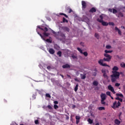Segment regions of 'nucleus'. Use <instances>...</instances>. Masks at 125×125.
<instances>
[{
  "mask_svg": "<svg viewBox=\"0 0 125 125\" xmlns=\"http://www.w3.org/2000/svg\"><path fill=\"white\" fill-rule=\"evenodd\" d=\"M108 11H109L110 12H112V9H109Z\"/></svg>",
  "mask_w": 125,
  "mask_h": 125,
  "instance_id": "60",
  "label": "nucleus"
},
{
  "mask_svg": "<svg viewBox=\"0 0 125 125\" xmlns=\"http://www.w3.org/2000/svg\"><path fill=\"white\" fill-rule=\"evenodd\" d=\"M78 88H79V84H77L76 85V86L74 88V91L77 92V91H78Z\"/></svg>",
  "mask_w": 125,
  "mask_h": 125,
  "instance_id": "23",
  "label": "nucleus"
},
{
  "mask_svg": "<svg viewBox=\"0 0 125 125\" xmlns=\"http://www.w3.org/2000/svg\"><path fill=\"white\" fill-rule=\"evenodd\" d=\"M75 119L76 120V123L77 125L80 123V120H81V116H76L75 117Z\"/></svg>",
  "mask_w": 125,
  "mask_h": 125,
  "instance_id": "9",
  "label": "nucleus"
},
{
  "mask_svg": "<svg viewBox=\"0 0 125 125\" xmlns=\"http://www.w3.org/2000/svg\"><path fill=\"white\" fill-rule=\"evenodd\" d=\"M114 123L115 125H119L121 124V121L119 119H115Z\"/></svg>",
  "mask_w": 125,
  "mask_h": 125,
  "instance_id": "17",
  "label": "nucleus"
},
{
  "mask_svg": "<svg viewBox=\"0 0 125 125\" xmlns=\"http://www.w3.org/2000/svg\"><path fill=\"white\" fill-rule=\"evenodd\" d=\"M81 76V78L82 80H84V79H85V78H86V76H85V75H83L82 74H80Z\"/></svg>",
  "mask_w": 125,
  "mask_h": 125,
  "instance_id": "24",
  "label": "nucleus"
},
{
  "mask_svg": "<svg viewBox=\"0 0 125 125\" xmlns=\"http://www.w3.org/2000/svg\"><path fill=\"white\" fill-rule=\"evenodd\" d=\"M100 23H102L103 26H108L109 23L106 21H100Z\"/></svg>",
  "mask_w": 125,
  "mask_h": 125,
  "instance_id": "10",
  "label": "nucleus"
},
{
  "mask_svg": "<svg viewBox=\"0 0 125 125\" xmlns=\"http://www.w3.org/2000/svg\"><path fill=\"white\" fill-rule=\"evenodd\" d=\"M121 115H122V112H120L119 116H121Z\"/></svg>",
  "mask_w": 125,
  "mask_h": 125,
  "instance_id": "64",
  "label": "nucleus"
},
{
  "mask_svg": "<svg viewBox=\"0 0 125 125\" xmlns=\"http://www.w3.org/2000/svg\"><path fill=\"white\" fill-rule=\"evenodd\" d=\"M120 106H121V103L120 101H118L117 103V101H116L113 103V105L111 107L113 109H116V108H119Z\"/></svg>",
  "mask_w": 125,
  "mask_h": 125,
  "instance_id": "5",
  "label": "nucleus"
},
{
  "mask_svg": "<svg viewBox=\"0 0 125 125\" xmlns=\"http://www.w3.org/2000/svg\"><path fill=\"white\" fill-rule=\"evenodd\" d=\"M95 125H99V123H97Z\"/></svg>",
  "mask_w": 125,
  "mask_h": 125,
  "instance_id": "63",
  "label": "nucleus"
},
{
  "mask_svg": "<svg viewBox=\"0 0 125 125\" xmlns=\"http://www.w3.org/2000/svg\"><path fill=\"white\" fill-rule=\"evenodd\" d=\"M43 35L44 37H48V36H49V35H50V34L48 33H46V32H44L43 33Z\"/></svg>",
  "mask_w": 125,
  "mask_h": 125,
  "instance_id": "27",
  "label": "nucleus"
},
{
  "mask_svg": "<svg viewBox=\"0 0 125 125\" xmlns=\"http://www.w3.org/2000/svg\"><path fill=\"white\" fill-rule=\"evenodd\" d=\"M75 82H80V81H79V80L77 78L75 79Z\"/></svg>",
  "mask_w": 125,
  "mask_h": 125,
  "instance_id": "58",
  "label": "nucleus"
},
{
  "mask_svg": "<svg viewBox=\"0 0 125 125\" xmlns=\"http://www.w3.org/2000/svg\"><path fill=\"white\" fill-rule=\"evenodd\" d=\"M37 28H38V29H40V30H42V28L41 27V26H40V25H38L37 26Z\"/></svg>",
  "mask_w": 125,
  "mask_h": 125,
  "instance_id": "51",
  "label": "nucleus"
},
{
  "mask_svg": "<svg viewBox=\"0 0 125 125\" xmlns=\"http://www.w3.org/2000/svg\"><path fill=\"white\" fill-rule=\"evenodd\" d=\"M47 107L49 109V110H52V106H51V105H48Z\"/></svg>",
  "mask_w": 125,
  "mask_h": 125,
  "instance_id": "45",
  "label": "nucleus"
},
{
  "mask_svg": "<svg viewBox=\"0 0 125 125\" xmlns=\"http://www.w3.org/2000/svg\"><path fill=\"white\" fill-rule=\"evenodd\" d=\"M71 57L73 59H77V56H75V55H72L71 56Z\"/></svg>",
  "mask_w": 125,
  "mask_h": 125,
  "instance_id": "47",
  "label": "nucleus"
},
{
  "mask_svg": "<svg viewBox=\"0 0 125 125\" xmlns=\"http://www.w3.org/2000/svg\"><path fill=\"white\" fill-rule=\"evenodd\" d=\"M71 12H73V10L72 9L70 8L69 11H68V13H71Z\"/></svg>",
  "mask_w": 125,
  "mask_h": 125,
  "instance_id": "49",
  "label": "nucleus"
},
{
  "mask_svg": "<svg viewBox=\"0 0 125 125\" xmlns=\"http://www.w3.org/2000/svg\"><path fill=\"white\" fill-rule=\"evenodd\" d=\"M104 52L105 53L104 54V56L105 58H104L103 59L100 60L98 63L101 65V66H103V67H108L110 68V65L106 63H104L103 62H104V61H105V62H110V61H111V59H112V56L107 54V53H112L113 51L105 50H104Z\"/></svg>",
  "mask_w": 125,
  "mask_h": 125,
  "instance_id": "1",
  "label": "nucleus"
},
{
  "mask_svg": "<svg viewBox=\"0 0 125 125\" xmlns=\"http://www.w3.org/2000/svg\"><path fill=\"white\" fill-rule=\"evenodd\" d=\"M121 85V83H116L115 84V86H117V87H119V86H120Z\"/></svg>",
  "mask_w": 125,
  "mask_h": 125,
  "instance_id": "43",
  "label": "nucleus"
},
{
  "mask_svg": "<svg viewBox=\"0 0 125 125\" xmlns=\"http://www.w3.org/2000/svg\"><path fill=\"white\" fill-rule=\"evenodd\" d=\"M96 12V9L94 7H92L89 11V12H90L91 13H94V12Z\"/></svg>",
  "mask_w": 125,
  "mask_h": 125,
  "instance_id": "13",
  "label": "nucleus"
},
{
  "mask_svg": "<svg viewBox=\"0 0 125 125\" xmlns=\"http://www.w3.org/2000/svg\"><path fill=\"white\" fill-rule=\"evenodd\" d=\"M77 50H78L81 54H83V50L80 47H77Z\"/></svg>",
  "mask_w": 125,
  "mask_h": 125,
  "instance_id": "32",
  "label": "nucleus"
},
{
  "mask_svg": "<svg viewBox=\"0 0 125 125\" xmlns=\"http://www.w3.org/2000/svg\"><path fill=\"white\" fill-rule=\"evenodd\" d=\"M110 97L112 100H114V98L112 96L110 95Z\"/></svg>",
  "mask_w": 125,
  "mask_h": 125,
  "instance_id": "61",
  "label": "nucleus"
},
{
  "mask_svg": "<svg viewBox=\"0 0 125 125\" xmlns=\"http://www.w3.org/2000/svg\"><path fill=\"white\" fill-rule=\"evenodd\" d=\"M117 97H121V98H124V95L122 93H117L116 94Z\"/></svg>",
  "mask_w": 125,
  "mask_h": 125,
  "instance_id": "18",
  "label": "nucleus"
},
{
  "mask_svg": "<svg viewBox=\"0 0 125 125\" xmlns=\"http://www.w3.org/2000/svg\"><path fill=\"white\" fill-rule=\"evenodd\" d=\"M120 99V98L119 97H116V98H115L116 100H119Z\"/></svg>",
  "mask_w": 125,
  "mask_h": 125,
  "instance_id": "55",
  "label": "nucleus"
},
{
  "mask_svg": "<svg viewBox=\"0 0 125 125\" xmlns=\"http://www.w3.org/2000/svg\"><path fill=\"white\" fill-rule=\"evenodd\" d=\"M51 68V67L50 66H48L47 67V69L48 70H50Z\"/></svg>",
  "mask_w": 125,
  "mask_h": 125,
  "instance_id": "50",
  "label": "nucleus"
},
{
  "mask_svg": "<svg viewBox=\"0 0 125 125\" xmlns=\"http://www.w3.org/2000/svg\"><path fill=\"white\" fill-rule=\"evenodd\" d=\"M36 31L37 32V34H38V35H39V36H40V37L42 38V40H43V41H45V40L43 38V36H42V34L40 33V32H39V31H38V28L36 29Z\"/></svg>",
  "mask_w": 125,
  "mask_h": 125,
  "instance_id": "19",
  "label": "nucleus"
},
{
  "mask_svg": "<svg viewBox=\"0 0 125 125\" xmlns=\"http://www.w3.org/2000/svg\"><path fill=\"white\" fill-rule=\"evenodd\" d=\"M118 12V11L116 10L115 9H113L112 13L115 14V13H117Z\"/></svg>",
  "mask_w": 125,
  "mask_h": 125,
  "instance_id": "42",
  "label": "nucleus"
},
{
  "mask_svg": "<svg viewBox=\"0 0 125 125\" xmlns=\"http://www.w3.org/2000/svg\"><path fill=\"white\" fill-rule=\"evenodd\" d=\"M61 76V77H62V79H64V76L62 74H60V75Z\"/></svg>",
  "mask_w": 125,
  "mask_h": 125,
  "instance_id": "59",
  "label": "nucleus"
},
{
  "mask_svg": "<svg viewBox=\"0 0 125 125\" xmlns=\"http://www.w3.org/2000/svg\"><path fill=\"white\" fill-rule=\"evenodd\" d=\"M42 31H43L44 32H46L48 31V28L47 27H43L42 29Z\"/></svg>",
  "mask_w": 125,
  "mask_h": 125,
  "instance_id": "21",
  "label": "nucleus"
},
{
  "mask_svg": "<svg viewBox=\"0 0 125 125\" xmlns=\"http://www.w3.org/2000/svg\"><path fill=\"white\" fill-rule=\"evenodd\" d=\"M35 125H40V122H39V120H36L35 121Z\"/></svg>",
  "mask_w": 125,
  "mask_h": 125,
  "instance_id": "38",
  "label": "nucleus"
},
{
  "mask_svg": "<svg viewBox=\"0 0 125 125\" xmlns=\"http://www.w3.org/2000/svg\"><path fill=\"white\" fill-rule=\"evenodd\" d=\"M60 15H63V16L65 17L66 18H68V16L65 14L61 13H60Z\"/></svg>",
  "mask_w": 125,
  "mask_h": 125,
  "instance_id": "37",
  "label": "nucleus"
},
{
  "mask_svg": "<svg viewBox=\"0 0 125 125\" xmlns=\"http://www.w3.org/2000/svg\"><path fill=\"white\" fill-rule=\"evenodd\" d=\"M83 55L85 56V57H87V55H88V54L87 52H83Z\"/></svg>",
  "mask_w": 125,
  "mask_h": 125,
  "instance_id": "36",
  "label": "nucleus"
},
{
  "mask_svg": "<svg viewBox=\"0 0 125 125\" xmlns=\"http://www.w3.org/2000/svg\"><path fill=\"white\" fill-rule=\"evenodd\" d=\"M107 88L109 90H110V91L113 93V94H115L116 91H115V89H114V87L112 86V85H109Z\"/></svg>",
  "mask_w": 125,
  "mask_h": 125,
  "instance_id": "6",
  "label": "nucleus"
},
{
  "mask_svg": "<svg viewBox=\"0 0 125 125\" xmlns=\"http://www.w3.org/2000/svg\"><path fill=\"white\" fill-rule=\"evenodd\" d=\"M98 110H99L100 111H103V110H105V107L103 106L99 107H98Z\"/></svg>",
  "mask_w": 125,
  "mask_h": 125,
  "instance_id": "29",
  "label": "nucleus"
},
{
  "mask_svg": "<svg viewBox=\"0 0 125 125\" xmlns=\"http://www.w3.org/2000/svg\"><path fill=\"white\" fill-rule=\"evenodd\" d=\"M120 66H121V67H122V68H125V62H122L120 64Z\"/></svg>",
  "mask_w": 125,
  "mask_h": 125,
  "instance_id": "30",
  "label": "nucleus"
},
{
  "mask_svg": "<svg viewBox=\"0 0 125 125\" xmlns=\"http://www.w3.org/2000/svg\"><path fill=\"white\" fill-rule=\"evenodd\" d=\"M108 25H109V26H115V23L113 22H108Z\"/></svg>",
  "mask_w": 125,
  "mask_h": 125,
  "instance_id": "35",
  "label": "nucleus"
},
{
  "mask_svg": "<svg viewBox=\"0 0 125 125\" xmlns=\"http://www.w3.org/2000/svg\"><path fill=\"white\" fill-rule=\"evenodd\" d=\"M115 31H117V32H118V34L120 35V36H122V31H121L120 30V29L117 26L115 27Z\"/></svg>",
  "mask_w": 125,
  "mask_h": 125,
  "instance_id": "15",
  "label": "nucleus"
},
{
  "mask_svg": "<svg viewBox=\"0 0 125 125\" xmlns=\"http://www.w3.org/2000/svg\"><path fill=\"white\" fill-rule=\"evenodd\" d=\"M100 19H97V21H98V22H99L100 23V21H103V14H102L100 16Z\"/></svg>",
  "mask_w": 125,
  "mask_h": 125,
  "instance_id": "14",
  "label": "nucleus"
},
{
  "mask_svg": "<svg viewBox=\"0 0 125 125\" xmlns=\"http://www.w3.org/2000/svg\"><path fill=\"white\" fill-rule=\"evenodd\" d=\"M72 108H73V109L76 108V105L73 104V105H72Z\"/></svg>",
  "mask_w": 125,
  "mask_h": 125,
  "instance_id": "57",
  "label": "nucleus"
},
{
  "mask_svg": "<svg viewBox=\"0 0 125 125\" xmlns=\"http://www.w3.org/2000/svg\"><path fill=\"white\" fill-rule=\"evenodd\" d=\"M105 47L107 49H110V48H111L112 47L110 45H107L105 46Z\"/></svg>",
  "mask_w": 125,
  "mask_h": 125,
  "instance_id": "41",
  "label": "nucleus"
},
{
  "mask_svg": "<svg viewBox=\"0 0 125 125\" xmlns=\"http://www.w3.org/2000/svg\"><path fill=\"white\" fill-rule=\"evenodd\" d=\"M82 9L83 10V9H85L86 8V2H85V1H82Z\"/></svg>",
  "mask_w": 125,
  "mask_h": 125,
  "instance_id": "7",
  "label": "nucleus"
},
{
  "mask_svg": "<svg viewBox=\"0 0 125 125\" xmlns=\"http://www.w3.org/2000/svg\"><path fill=\"white\" fill-rule=\"evenodd\" d=\"M49 52L50 54H54V53H55V51L53 48H50L49 49Z\"/></svg>",
  "mask_w": 125,
  "mask_h": 125,
  "instance_id": "16",
  "label": "nucleus"
},
{
  "mask_svg": "<svg viewBox=\"0 0 125 125\" xmlns=\"http://www.w3.org/2000/svg\"><path fill=\"white\" fill-rule=\"evenodd\" d=\"M97 74L96 73V72H94L93 74V76H94L95 77L96 76Z\"/></svg>",
  "mask_w": 125,
  "mask_h": 125,
  "instance_id": "54",
  "label": "nucleus"
},
{
  "mask_svg": "<svg viewBox=\"0 0 125 125\" xmlns=\"http://www.w3.org/2000/svg\"><path fill=\"white\" fill-rule=\"evenodd\" d=\"M117 71H119V67L117 66H114L112 68V75H111L112 83H115L117 79L120 78V72Z\"/></svg>",
  "mask_w": 125,
  "mask_h": 125,
  "instance_id": "2",
  "label": "nucleus"
},
{
  "mask_svg": "<svg viewBox=\"0 0 125 125\" xmlns=\"http://www.w3.org/2000/svg\"><path fill=\"white\" fill-rule=\"evenodd\" d=\"M106 94V95H108V96H111V92L107 91Z\"/></svg>",
  "mask_w": 125,
  "mask_h": 125,
  "instance_id": "40",
  "label": "nucleus"
},
{
  "mask_svg": "<svg viewBox=\"0 0 125 125\" xmlns=\"http://www.w3.org/2000/svg\"><path fill=\"white\" fill-rule=\"evenodd\" d=\"M67 77H68V78H71V76H70V75H67Z\"/></svg>",
  "mask_w": 125,
  "mask_h": 125,
  "instance_id": "62",
  "label": "nucleus"
},
{
  "mask_svg": "<svg viewBox=\"0 0 125 125\" xmlns=\"http://www.w3.org/2000/svg\"><path fill=\"white\" fill-rule=\"evenodd\" d=\"M102 73L103 74V77L104 79H106V80H108L109 79V76L107 75L106 73H109V70H106V69H103L102 70Z\"/></svg>",
  "mask_w": 125,
  "mask_h": 125,
  "instance_id": "4",
  "label": "nucleus"
},
{
  "mask_svg": "<svg viewBox=\"0 0 125 125\" xmlns=\"http://www.w3.org/2000/svg\"><path fill=\"white\" fill-rule=\"evenodd\" d=\"M62 22L63 23H68V20H67L65 18H63Z\"/></svg>",
  "mask_w": 125,
  "mask_h": 125,
  "instance_id": "31",
  "label": "nucleus"
},
{
  "mask_svg": "<svg viewBox=\"0 0 125 125\" xmlns=\"http://www.w3.org/2000/svg\"><path fill=\"white\" fill-rule=\"evenodd\" d=\"M46 42H49L50 43H51V42H52V40L49 39H47L46 40Z\"/></svg>",
  "mask_w": 125,
  "mask_h": 125,
  "instance_id": "33",
  "label": "nucleus"
},
{
  "mask_svg": "<svg viewBox=\"0 0 125 125\" xmlns=\"http://www.w3.org/2000/svg\"><path fill=\"white\" fill-rule=\"evenodd\" d=\"M59 37H61L62 40H65L66 39V36L63 32H58V34H56V38L58 40H60V41H62V39L59 38Z\"/></svg>",
  "mask_w": 125,
  "mask_h": 125,
  "instance_id": "3",
  "label": "nucleus"
},
{
  "mask_svg": "<svg viewBox=\"0 0 125 125\" xmlns=\"http://www.w3.org/2000/svg\"><path fill=\"white\" fill-rule=\"evenodd\" d=\"M62 67L63 68V69H70V68H71V66L68 64H65L64 65H63Z\"/></svg>",
  "mask_w": 125,
  "mask_h": 125,
  "instance_id": "12",
  "label": "nucleus"
},
{
  "mask_svg": "<svg viewBox=\"0 0 125 125\" xmlns=\"http://www.w3.org/2000/svg\"><path fill=\"white\" fill-rule=\"evenodd\" d=\"M46 97H48V98H51V96L49 94H46Z\"/></svg>",
  "mask_w": 125,
  "mask_h": 125,
  "instance_id": "44",
  "label": "nucleus"
},
{
  "mask_svg": "<svg viewBox=\"0 0 125 125\" xmlns=\"http://www.w3.org/2000/svg\"><path fill=\"white\" fill-rule=\"evenodd\" d=\"M101 103L103 106H105L106 105V102H105V100H101Z\"/></svg>",
  "mask_w": 125,
  "mask_h": 125,
  "instance_id": "20",
  "label": "nucleus"
},
{
  "mask_svg": "<svg viewBox=\"0 0 125 125\" xmlns=\"http://www.w3.org/2000/svg\"><path fill=\"white\" fill-rule=\"evenodd\" d=\"M120 102H123V99L121 98L118 100Z\"/></svg>",
  "mask_w": 125,
  "mask_h": 125,
  "instance_id": "53",
  "label": "nucleus"
},
{
  "mask_svg": "<svg viewBox=\"0 0 125 125\" xmlns=\"http://www.w3.org/2000/svg\"><path fill=\"white\" fill-rule=\"evenodd\" d=\"M54 109H55V110H56L57 109H58L59 108V107L58 106V105H57L56 104H54Z\"/></svg>",
  "mask_w": 125,
  "mask_h": 125,
  "instance_id": "39",
  "label": "nucleus"
},
{
  "mask_svg": "<svg viewBox=\"0 0 125 125\" xmlns=\"http://www.w3.org/2000/svg\"><path fill=\"white\" fill-rule=\"evenodd\" d=\"M66 120H69V116L68 115H66Z\"/></svg>",
  "mask_w": 125,
  "mask_h": 125,
  "instance_id": "56",
  "label": "nucleus"
},
{
  "mask_svg": "<svg viewBox=\"0 0 125 125\" xmlns=\"http://www.w3.org/2000/svg\"><path fill=\"white\" fill-rule=\"evenodd\" d=\"M57 55H59V57H61V56H62V52H61V51H59L57 53Z\"/></svg>",
  "mask_w": 125,
  "mask_h": 125,
  "instance_id": "26",
  "label": "nucleus"
},
{
  "mask_svg": "<svg viewBox=\"0 0 125 125\" xmlns=\"http://www.w3.org/2000/svg\"><path fill=\"white\" fill-rule=\"evenodd\" d=\"M80 45H81L82 46L84 47V43L83 42H81Z\"/></svg>",
  "mask_w": 125,
  "mask_h": 125,
  "instance_id": "46",
  "label": "nucleus"
},
{
  "mask_svg": "<svg viewBox=\"0 0 125 125\" xmlns=\"http://www.w3.org/2000/svg\"><path fill=\"white\" fill-rule=\"evenodd\" d=\"M106 97H107V96H106V94L102 93L101 94V100H106Z\"/></svg>",
  "mask_w": 125,
  "mask_h": 125,
  "instance_id": "8",
  "label": "nucleus"
},
{
  "mask_svg": "<svg viewBox=\"0 0 125 125\" xmlns=\"http://www.w3.org/2000/svg\"><path fill=\"white\" fill-rule=\"evenodd\" d=\"M53 33L54 34V35H55V37H56V35H58V33H57L55 32V31H53Z\"/></svg>",
  "mask_w": 125,
  "mask_h": 125,
  "instance_id": "48",
  "label": "nucleus"
},
{
  "mask_svg": "<svg viewBox=\"0 0 125 125\" xmlns=\"http://www.w3.org/2000/svg\"><path fill=\"white\" fill-rule=\"evenodd\" d=\"M87 121L88 122L89 124H90V125H91L93 123V120H91L90 118H89Z\"/></svg>",
  "mask_w": 125,
  "mask_h": 125,
  "instance_id": "25",
  "label": "nucleus"
},
{
  "mask_svg": "<svg viewBox=\"0 0 125 125\" xmlns=\"http://www.w3.org/2000/svg\"><path fill=\"white\" fill-rule=\"evenodd\" d=\"M118 17H124V14H123V13L120 12L118 13Z\"/></svg>",
  "mask_w": 125,
  "mask_h": 125,
  "instance_id": "28",
  "label": "nucleus"
},
{
  "mask_svg": "<svg viewBox=\"0 0 125 125\" xmlns=\"http://www.w3.org/2000/svg\"><path fill=\"white\" fill-rule=\"evenodd\" d=\"M93 85H94L95 86H97V85H98V82L96 81H94L93 82Z\"/></svg>",
  "mask_w": 125,
  "mask_h": 125,
  "instance_id": "22",
  "label": "nucleus"
},
{
  "mask_svg": "<svg viewBox=\"0 0 125 125\" xmlns=\"http://www.w3.org/2000/svg\"><path fill=\"white\" fill-rule=\"evenodd\" d=\"M54 104H58V102L57 101H55L54 102Z\"/></svg>",
  "mask_w": 125,
  "mask_h": 125,
  "instance_id": "52",
  "label": "nucleus"
},
{
  "mask_svg": "<svg viewBox=\"0 0 125 125\" xmlns=\"http://www.w3.org/2000/svg\"><path fill=\"white\" fill-rule=\"evenodd\" d=\"M95 37L97 39V40H99V35L97 33L95 34Z\"/></svg>",
  "mask_w": 125,
  "mask_h": 125,
  "instance_id": "34",
  "label": "nucleus"
},
{
  "mask_svg": "<svg viewBox=\"0 0 125 125\" xmlns=\"http://www.w3.org/2000/svg\"><path fill=\"white\" fill-rule=\"evenodd\" d=\"M62 29L64 32H69V31H70V29L67 26H63L62 27Z\"/></svg>",
  "mask_w": 125,
  "mask_h": 125,
  "instance_id": "11",
  "label": "nucleus"
}]
</instances>
